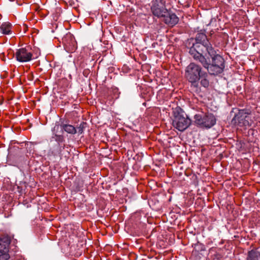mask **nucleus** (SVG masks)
Returning <instances> with one entry per match:
<instances>
[{
    "label": "nucleus",
    "instance_id": "4",
    "mask_svg": "<svg viewBox=\"0 0 260 260\" xmlns=\"http://www.w3.org/2000/svg\"><path fill=\"white\" fill-rule=\"evenodd\" d=\"M204 73L200 65L191 62L185 69V77L192 85L197 86Z\"/></svg>",
    "mask_w": 260,
    "mask_h": 260
},
{
    "label": "nucleus",
    "instance_id": "17",
    "mask_svg": "<svg viewBox=\"0 0 260 260\" xmlns=\"http://www.w3.org/2000/svg\"><path fill=\"white\" fill-rule=\"evenodd\" d=\"M87 123L85 122H82L76 128L77 129V133L79 135H81L83 133L84 129L86 127Z\"/></svg>",
    "mask_w": 260,
    "mask_h": 260
},
{
    "label": "nucleus",
    "instance_id": "1",
    "mask_svg": "<svg viewBox=\"0 0 260 260\" xmlns=\"http://www.w3.org/2000/svg\"><path fill=\"white\" fill-rule=\"evenodd\" d=\"M207 53L211 58V63L208 61L207 58L203 54L198 53L193 54L194 60L200 62L211 75H217L221 73L224 68V60L223 57L217 54L213 47H210L208 48Z\"/></svg>",
    "mask_w": 260,
    "mask_h": 260
},
{
    "label": "nucleus",
    "instance_id": "2",
    "mask_svg": "<svg viewBox=\"0 0 260 260\" xmlns=\"http://www.w3.org/2000/svg\"><path fill=\"white\" fill-rule=\"evenodd\" d=\"M173 125L179 131H183L190 124L191 120L180 107L173 109Z\"/></svg>",
    "mask_w": 260,
    "mask_h": 260
},
{
    "label": "nucleus",
    "instance_id": "14",
    "mask_svg": "<svg viewBox=\"0 0 260 260\" xmlns=\"http://www.w3.org/2000/svg\"><path fill=\"white\" fill-rule=\"evenodd\" d=\"M259 253L255 250H251L248 252L247 260H258Z\"/></svg>",
    "mask_w": 260,
    "mask_h": 260
},
{
    "label": "nucleus",
    "instance_id": "11",
    "mask_svg": "<svg viewBox=\"0 0 260 260\" xmlns=\"http://www.w3.org/2000/svg\"><path fill=\"white\" fill-rule=\"evenodd\" d=\"M11 242V239L8 236H0V251L6 249H9V246Z\"/></svg>",
    "mask_w": 260,
    "mask_h": 260
},
{
    "label": "nucleus",
    "instance_id": "18",
    "mask_svg": "<svg viewBox=\"0 0 260 260\" xmlns=\"http://www.w3.org/2000/svg\"><path fill=\"white\" fill-rule=\"evenodd\" d=\"M26 187V186L25 182H20L19 184L17 185V191L21 194L24 193Z\"/></svg>",
    "mask_w": 260,
    "mask_h": 260
},
{
    "label": "nucleus",
    "instance_id": "13",
    "mask_svg": "<svg viewBox=\"0 0 260 260\" xmlns=\"http://www.w3.org/2000/svg\"><path fill=\"white\" fill-rule=\"evenodd\" d=\"M61 127L68 134L74 135L77 133L76 128L71 124H62Z\"/></svg>",
    "mask_w": 260,
    "mask_h": 260
},
{
    "label": "nucleus",
    "instance_id": "6",
    "mask_svg": "<svg viewBox=\"0 0 260 260\" xmlns=\"http://www.w3.org/2000/svg\"><path fill=\"white\" fill-rule=\"evenodd\" d=\"M250 112L249 110L241 109L235 114L232 120V123L240 127L249 126Z\"/></svg>",
    "mask_w": 260,
    "mask_h": 260
},
{
    "label": "nucleus",
    "instance_id": "10",
    "mask_svg": "<svg viewBox=\"0 0 260 260\" xmlns=\"http://www.w3.org/2000/svg\"><path fill=\"white\" fill-rule=\"evenodd\" d=\"M164 22L170 26L173 27L178 23L179 18L176 14L174 13H168L165 16H163Z\"/></svg>",
    "mask_w": 260,
    "mask_h": 260
},
{
    "label": "nucleus",
    "instance_id": "5",
    "mask_svg": "<svg viewBox=\"0 0 260 260\" xmlns=\"http://www.w3.org/2000/svg\"><path fill=\"white\" fill-rule=\"evenodd\" d=\"M195 122L202 127L209 128L214 126L216 122L215 116L211 113L202 115L196 114L194 117Z\"/></svg>",
    "mask_w": 260,
    "mask_h": 260
},
{
    "label": "nucleus",
    "instance_id": "15",
    "mask_svg": "<svg viewBox=\"0 0 260 260\" xmlns=\"http://www.w3.org/2000/svg\"><path fill=\"white\" fill-rule=\"evenodd\" d=\"M208 76L207 73L206 72H204L203 74V76L201 77L202 79L201 81V84L204 86V87H208L209 85V82L208 80L207 79V77Z\"/></svg>",
    "mask_w": 260,
    "mask_h": 260
},
{
    "label": "nucleus",
    "instance_id": "12",
    "mask_svg": "<svg viewBox=\"0 0 260 260\" xmlns=\"http://www.w3.org/2000/svg\"><path fill=\"white\" fill-rule=\"evenodd\" d=\"M12 25L8 22L3 23L0 26V29L4 35H9L11 33V29Z\"/></svg>",
    "mask_w": 260,
    "mask_h": 260
},
{
    "label": "nucleus",
    "instance_id": "8",
    "mask_svg": "<svg viewBox=\"0 0 260 260\" xmlns=\"http://www.w3.org/2000/svg\"><path fill=\"white\" fill-rule=\"evenodd\" d=\"M16 58L19 62H28L31 60L32 53L30 47L21 48L15 53Z\"/></svg>",
    "mask_w": 260,
    "mask_h": 260
},
{
    "label": "nucleus",
    "instance_id": "7",
    "mask_svg": "<svg viewBox=\"0 0 260 260\" xmlns=\"http://www.w3.org/2000/svg\"><path fill=\"white\" fill-rule=\"evenodd\" d=\"M151 10L152 14L158 18L165 16L168 13V10L166 8V2L164 0L153 1Z\"/></svg>",
    "mask_w": 260,
    "mask_h": 260
},
{
    "label": "nucleus",
    "instance_id": "3",
    "mask_svg": "<svg viewBox=\"0 0 260 260\" xmlns=\"http://www.w3.org/2000/svg\"><path fill=\"white\" fill-rule=\"evenodd\" d=\"M196 41V43L193 44L189 51L190 55L193 59H194V53H198L203 54L204 49L208 52V48L212 47L207 39L206 35L203 32H199L197 34Z\"/></svg>",
    "mask_w": 260,
    "mask_h": 260
},
{
    "label": "nucleus",
    "instance_id": "9",
    "mask_svg": "<svg viewBox=\"0 0 260 260\" xmlns=\"http://www.w3.org/2000/svg\"><path fill=\"white\" fill-rule=\"evenodd\" d=\"M63 43L66 50L68 52H74L77 48V42L70 34L67 35L63 38Z\"/></svg>",
    "mask_w": 260,
    "mask_h": 260
},
{
    "label": "nucleus",
    "instance_id": "16",
    "mask_svg": "<svg viewBox=\"0 0 260 260\" xmlns=\"http://www.w3.org/2000/svg\"><path fill=\"white\" fill-rule=\"evenodd\" d=\"M8 252L9 249H6V248L5 250L0 251V260H8L10 258Z\"/></svg>",
    "mask_w": 260,
    "mask_h": 260
}]
</instances>
